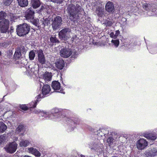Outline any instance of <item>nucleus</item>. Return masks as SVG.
Here are the masks:
<instances>
[{
	"label": "nucleus",
	"mask_w": 157,
	"mask_h": 157,
	"mask_svg": "<svg viewBox=\"0 0 157 157\" xmlns=\"http://www.w3.org/2000/svg\"><path fill=\"white\" fill-rule=\"evenodd\" d=\"M37 53L38 54V60L40 63L38 64V67L40 68H48L49 67V65L48 63H45V60L44 56L43 51L41 49H40L37 51Z\"/></svg>",
	"instance_id": "obj_5"
},
{
	"label": "nucleus",
	"mask_w": 157,
	"mask_h": 157,
	"mask_svg": "<svg viewBox=\"0 0 157 157\" xmlns=\"http://www.w3.org/2000/svg\"><path fill=\"white\" fill-rule=\"evenodd\" d=\"M10 29H11V31H10L11 33L13 32V27L11 26L10 27Z\"/></svg>",
	"instance_id": "obj_53"
},
{
	"label": "nucleus",
	"mask_w": 157,
	"mask_h": 157,
	"mask_svg": "<svg viewBox=\"0 0 157 157\" xmlns=\"http://www.w3.org/2000/svg\"><path fill=\"white\" fill-rule=\"evenodd\" d=\"M8 17L10 18L11 21H13L14 20L17 19L15 14L12 13H9L8 14Z\"/></svg>",
	"instance_id": "obj_36"
},
{
	"label": "nucleus",
	"mask_w": 157,
	"mask_h": 157,
	"mask_svg": "<svg viewBox=\"0 0 157 157\" xmlns=\"http://www.w3.org/2000/svg\"><path fill=\"white\" fill-rule=\"evenodd\" d=\"M13 52L11 50H9L7 52V56L9 58H11L12 57Z\"/></svg>",
	"instance_id": "obj_44"
},
{
	"label": "nucleus",
	"mask_w": 157,
	"mask_h": 157,
	"mask_svg": "<svg viewBox=\"0 0 157 157\" xmlns=\"http://www.w3.org/2000/svg\"><path fill=\"white\" fill-rule=\"evenodd\" d=\"M71 31V29L68 28H65L62 29L59 33V38L62 40L67 39L68 34Z\"/></svg>",
	"instance_id": "obj_9"
},
{
	"label": "nucleus",
	"mask_w": 157,
	"mask_h": 157,
	"mask_svg": "<svg viewBox=\"0 0 157 157\" xmlns=\"http://www.w3.org/2000/svg\"><path fill=\"white\" fill-rule=\"evenodd\" d=\"M147 145V142L144 139H140L136 143L137 148L140 150L144 149Z\"/></svg>",
	"instance_id": "obj_12"
},
{
	"label": "nucleus",
	"mask_w": 157,
	"mask_h": 157,
	"mask_svg": "<svg viewBox=\"0 0 157 157\" xmlns=\"http://www.w3.org/2000/svg\"><path fill=\"white\" fill-rule=\"evenodd\" d=\"M20 108L22 109L26 110H27L28 108L25 105H21L20 106Z\"/></svg>",
	"instance_id": "obj_48"
},
{
	"label": "nucleus",
	"mask_w": 157,
	"mask_h": 157,
	"mask_svg": "<svg viewBox=\"0 0 157 157\" xmlns=\"http://www.w3.org/2000/svg\"><path fill=\"white\" fill-rule=\"evenodd\" d=\"M111 42L116 47H117L118 46L119 44V40H111Z\"/></svg>",
	"instance_id": "obj_43"
},
{
	"label": "nucleus",
	"mask_w": 157,
	"mask_h": 157,
	"mask_svg": "<svg viewBox=\"0 0 157 157\" xmlns=\"http://www.w3.org/2000/svg\"><path fill=\"white\" fill-rule=\"evenodd\" d=\"M104 9L101 7H98L96 8V12L98 15L100 17H101L104 13Z\"/></svg>",
	"instance_id": "obj_29"
},
{
	"label": "nucleus",
	"mask_w": 157,
	"mask_h": 157,
	"mask_svg": "<svg viewBox=\"0 0 157 157\" xmlns=\"http://www.w3.org/2000/svg\"><path fill=\"white\" fill-rule=\"evenodd\" d=\"M66 10L70 19L71 21H74L76 18H79L78 15L81 14L83 9L78 4L75 5L71 4L67 5Z\"/></svg>",
	"instance_id": "obj_2"
},
{
	"label": "nucleus",
	"mask_w": 157,
	"mask_h": 157,
	"mask_svg": "<svg viewBox=\"0 0 157 157\" xmlns=\"http://www.w3.org/2000/svg\"><path fill=\"white\" fill-rule=\"evenodd\" d=\"M58 92L63 93V94H65V92L63 91V90H60V91H58Z\"/></svg>",
	"instance_id": "obj_52"
},
{
	"label": "nucleus",
	"mask_w": 157,
	"mask_h": 157,
	"mask_svg": "<svg viewBox=\"0 0 157 157\" xmlns=\"http://www.w3.org/2000/svg\"><path fill=\"white\" fill-rule=\"evenodd\" d=\"M23 157H32L31 156L27 155H25Z\"/></svg>",
	"instance_id": "obj_56"
},
{
	"label": "nucleus",
	"mask_w": 157,
	"mask_h": 157,
	"mask_svg": "<svg viewBox=\"0 0 157 157\" xmlns=\"http://www.w3.org/2000/svg\"><path fill=\"white\" fill-rule=\"evenodd\" d=\"M146 155H148V157L156 156L157 155V150L154 148L147 152Z\"/></svg>",
	"instance_id": "obj_26"
},
{
	"label": "nucleus",
	"mask_w": 157,
	"mask_h": 157,
	"mask_svg": "<svg viewBox=\"0 0 157 157\" xmlns=\"http://www.w3.org/2000/svg\"><path fill=\"white\" fill-rule=\"evenodd\" d=\"M155 131L157 132V128L155 129Z\"/></svg>",
	"instance_id": "obj_58"
},
{
	"label": "nucleus",
	"mask_w": 157,
	"mask_h": 157,
	"mask_svg": "<svg viewBox=\"0 0 157 157\" xmlns=\"http://www.w3.org/2000/svg\"><path fill=\"white\" fill-rule=\"evenodd\" d=\"M23 56L16 48L15 52L13 55V59L14 63L16 64L22 63V59H23Z\"/></svg>",
	"instance_id": "obj_8"
},
{
	"label": "nucleus",
	"mask_w": 157,
	"mask_h": 157,
	"mask_svg": "<svg viewBox=\"0 0 157 157\" xmlns=\"http://www.w3.org/2000/svg\"><path fill=\"white\" fill-rule=\"evenodd\" d=\"M155 7H152V6L151 7V11L153 12H154L155 13H156V10H157V5L155 4Z\"/></svg>",
	"instance_id": "obj_45"
},
{
	"label": "nucleus",
	"mask_w": 157,
	"mask_h": 157,
	"mask_svg": "<svg viewBox=\"0 0 157 157\" xmlns=\"http://www.w3.org/2000/svg\"><path fill=\"white\" fill-rule=\"evenodd\" d=\"M2 101V99H0V102H1Z\"/></svg>",
	"instance_id": "obj_60"
},
{
	"label": "nucleus",
	"mask_w": 157,
	"mask_h": 157,
	"mask_svg": "<svg viewBox=\"0 0 157 157\" xmlns=\"http://www.w3.org/2000/svg\"><path fill=\"white\" fill-rule=\"evenodd\" d=\"M10 41L9 40H6L4 42H2L3 47L4 48H7L10 44Z\"/></svg>",
	"instance_id": "obj_39"
},
{
	"label": "nucleus",
	"mask_w": 157,
	"mask_h": 157,
	"mask_svg": "<svg viewBox=\"0 0 157 157\" xmlns=\"http://www.w3.org/2000/svg\"><path fill=\"white\" fill-rule=\"evenodd\" d=\"M37 50H33L30 51L29 53V58L30 60H34V58L35 56V52H37Z\"/></svg>",
	"instance_id": "obj_32"
},
{
	"label": "nucleus",
	"mask_w": 157,
	"mask_h": 157,
	"mask_svg": "<svg viewBox=\"0 0 157 157\" xmlns=\"http://www.w3.org/2000/svg\"><path fill=\"white\" fill-rule=\"evenodd\" d=\"M16 49L18 50L19 52H21V53L22 55L24 57L25 56V55L27 51L26 48L22 45H21L20 47H17Z\"/></svg>",
	"instance_id": "obj_25"
},
{
	"label": "nucleus",
	"mask_w": 157,
	"mask_h": 157,
	"mask_svg": "<svg viewBox=\"0 0 157 157\" xmlns=\"http://www.w3.org/2000/svg\"><path fill=\"white\" fill-rule=\"evenodd\" d=\"M9 20L6 19L0 21V32L3 33L9 32Z\"/></svg>",
	"instance_id": "obj_6"
},
{
	"label": "nucleus",
	"mask_w": 157,
	"mask_h": 157,
	"mask_svg": "<svg viewBox=\"0 0 157 157\" xmlns=\"http://www.w3.org/2000/svg\"><path fill=\"white\" fill-rule=\"evenodd\" d=\"M45 7H46V6L45 5L42 6L41 8L39 10V11L38 12L40 13L42 11H43L44 12H46V13H47L48 14V10H47Z\"/></svg>",
	"instance_id": "obj_38"
},
{
	"label": "nucleus",
	"mask_w": 157,
	"mask_h": 157,
	"mask_svg": "<svg viewBox=\"0 0 157 157\" xmlns=\"http://www.w3.org/2000/svg\"><path fill=\"white\" fill-rule=\"evenodd\" d=\"M3 83H4V84H5V86H7L8 85H7V84L8 83V82H3Z\"/></svg>",
	"instance_id": "obj_55"
},
{
	"label": "nucleus",
	"mask_w": 157,
	"mask_h": 157,
	"mask_svg": "<svg viewBox=\"0 0 157 157\" xmlns=\"http://www.w3.org/2000/svg\"><path fill=\"white\" fill-rule=\"evenodd\" d=\"M51 114H50V117L53 116L56 121H59L64 118V120L66 121L68 124L69 128L68 129V132L73 131L76 125L79 123L80 120L77 118L64 117V115H63V111L61 109L54 108L51 110Z\"/></svg>",
	"instance_id": "obj_1"
},
{
	"label": "nucleus",
	"mask_w": 157,
	"mask_h": 157,
	"mask_svg": "<svg viewBox=\"0 0 157 157\" xmlns=\"http://www.w3.org/2000/svg\"><path fill=\"white\" fill-rule=\"evenodd\" d=\"M5 140V138L2 136H0V144H2Z\"/></svg>",
	"instance_id": "obj_47"
},
{
	"label": "nucleus",
	"mask_w": 157,
	"mask_h": 157,
	"mask_svg": "<svg viewBox=\"0 0 157 157\" xmlns=\"http://www.w3.org/2000/svg\"><path fill=\"white\" fill-rule=\"evenodd\" d=\"M110 36L112 38H114L115 36L114 33L113 32H112L110 33Z\"/></svg>",
	"instance_id": "obj_51"
},
{
	"label": "nucleus",
	"mask_w": 157,
	"mask_h": 157,
	"mask_svg": "<svg viewBox=\"0 0 157 157\" xmlns=\"http://www.w3.org/2000/svg\"><path fill=\"white\" fill-rule=\"evenodd\" d=\"M51 74H52V73H50V76H49V77H50V79L51 78Z\"/></svg>",
	"instance_id": "obj_57"
},
{
	"label": "nucleus",
	"mask_w": 157,
	"mask_h": 157,
	"mask_svg": "<svg viewBox=\"0 0 157 157\" xmlns=\"http://www.w3.org/2000/svg\"><path fill=\"white\" fill-rule=\"evenodd\" d=\"M105 10L106 11L109 13H113L115 11L114 4L110 1H108L106 3Z\"/></svg>",
	"instance_id": "obj_13"
},
{
	"label": "nucleus",
	"mask_w": 157,
	"mask_h": 157,
	"mask_svg": "<svg viewBox=\"0 0 157 157\" xmlns=\"http://www.w3.org/2000/svg\"><path fill=\"white\" fill-rule=\"evenodd\" d=\"M155 3H145L142 4L143 8L146 11H151V7H155Z\"/></svg>",
	"instance_id": "obj_18"
},
{
	"label": "nucleus",
	"mask_w": 157,
	"mask_h": 157,
	"mask_svg": "<svg viewBox=\"0 0 157 157\" xmlns=\"http://www.w3.org/2000/svg\"><path fill=\"white\" fill-rule=\"evenodd\" d=\"M143 136L147 139L152 140H154L157 138L156 133L155 132H146L144 133Z\"/></svg>",
	"instance_id": "obj_15"
},
{
	"label": "nucleus",
	"mask_w": 157,
	"mask_h": 157,
	"mask_svg": "<svg viewBox=\"0 0 157 157\" xmlns=\"http://www.w3.org/2000/svg\"><path fill=\"white\" fill-rule=\"evenodd\" d=\"M30 25L26 23L17 25L16 29L17 34L20 36H26L30 31Z\"/></svg>",
	"instance_id": "obj_4"
},
{
	"label": "nucleus",
	"mask_w": 157,
	"mask_h": 157,
	"mask_svg": "<svg viewBox=\"0 0 157 157\" xmlns=\"http://www.w3.org/2000/svg\"><path fill=\"white\" fill-rule=\"evenodd\" d=\"M60 53L62 57L67 58L72 54V52L71 49L65 47L61 49L60 52Z\"/></svg>",
	"instance_id": "obj_11"
},
{
	"label": "nucleus",
	"mask_w": 157,
	"mask_h": 157,
	"mask_svg": "<svg viewBox=\"0 0 157 157\" xmlns=\"http://www.w3.org/2000/svg\"><path fill=\"white\" fill-rule=\"evenodd\" d=\"M49 91H50V93L51 92V89H50Z\"/></svg>",
	"instance_id": "obj_62"
},
{
	"label": "nucleus",
	"mask_w": 157,
	"mask_h": 157,
	"mask_svg": "<svg viewBox=\"0 0 157 157\" xmlns=\"http://www.w3.org/2000/svg\"><path fill=\"white\" fill-rule=\"evenodd\" d=\"M13 0H3L4 4L6 6H9Z\"/></svg>",
	"instance_id": "obj_41"
},
{
	"label": "nucleus",
	"mask_w": 157,
	"mask_h": 157,
	"mask_svg": "<svg viewBox=\"0 0 157 157\" xmlns=\"http://www.w3.org/2000/svg\"><path fill=\"white\" fill-rule=\"evenodd\" d=\"M16 86V85L15 84H14V86Z\"/></svg>",
	"instance_id": "obj_61"
},
{
	"label": "nucleus",
	"mask_w": 157,
	"mask_h": 157,
	"mask_svg": "<svg viewBox=\"0 0 157 157\" xmlns=\"http://www.w3.org/2000/svg\"><path fill=\"white\" fill-rule=\"evenodd\" d=\"M40 78H43L45 84L43 86L42 90V94H39L37 96V101H40L41 98H44L46 95L49 93V86L48 84L49 81V73L48 72H46L42 75H40Z\"/></svg>",
	"instance_id": "obj_3"
},
{
	"label": "nucleus",
	"mask_w": 157,
	"mask_h": 157,
	"mask_svg": "<svg viewBox=\"0 0 157 157\" xmlns=\"http://www.w3.org/2000/svg\"><path fill=\"white\" fill-rule=\"evenodd\" d=\"M50 40L51 42H52V43H58L59 42V40L57 39V38L56 37H51L50 38Z\"/></svg>",
	"instance_id": "obj_42"
},
{
	"label": "nucleus",
	"mask_w": 157,
	"mask_h": 157,
	"mask_svg": "<svg viewBox=\"0 0 157 157\" xmlns=\"http://www.w3.org/2000/svg\"><path fill=\"white\" fill-rule=\"evenodd\" d=\"M34 11L32 10L31 8L28 9L25 12V17L26 19L28 21L34 17Z\"/></svg>",
	"instance_id": "obj_16"
},
{
	"label": "nucleus",
	"mask_w": 157,
	"mask_h": 157,
	"mask_svg": "<svg viewBox=\"0 0 157 157\" xmlns=\"http://www.w3.org/2000/svg\"><path fill=\"white\" fill-rule=\"evenodd\" d=\"M25 131V129L24 126L22 125H20L16 129V133L17 134L20 133V134L21 135H23Z\"/></svg>",
	"instance_id": "obj_22"
},
{
	"label": "nucleus",
	"mask_w": 157,
	"mask_h": 157,
	"mask_svg": "<svg viewBox=\"0 0 157 157\" xmlns=\"http://www.w3.org/2000/svg\"><path fill=\"white\" fill-rule=\"evenodd\" d=\"M17 147V144L15 142L10 143L5 147L6 151L10 153H13L15 152Z\"/></svg>",
	"instance_id": "obj_7"
},
{
	"label": "nucleus",
	"mask_w": 157,
	"mask_h": 157,
	"mask_svg": "<svg viewBox=\"0 0 157 157\" xmlns=\"http://www.w3.org/2000/svg\"><path fill=\"white\" fill-rule=\"evenodd\" d=\"M117 31H118L119 32V30H118Z\"/></svg>",
	"instance_id": "obj_64"
},
{
	"label": "nucleus",
	"mask_w": 157,
	"mask_h": 157,
	"mask_svg": "<svg viewBox=\"0 0 157 157\" xmlns=\"http://www.w3.org/2000/svg\"><path fill=\"white\" fill-rule=\"evenodd\" d=\"M7 15L6 13L3 11L0 12V20L5 19Z\"/></svg>",
	"instance_id": "obj_37"
},
{
	"label": "nucleus",
	"mask_w": 157,
	"mask_h": 157,
	"mask_svg": "<svg viewBox=\"0 0 157 157\" xmlns=\"http://www.w3.org/2000/svg\"><path fill=\"white\" fill-rule=\"evenodd\" d=\"M28 152L36 156L39 157L40 156V153L36 148L33 147H29Z\"/></svg>",
	"instance_id": "obj_20"
},
{
	"label": "nucleus",
	"mask_w": 157,
	"mask_h": 157,
	"mask_svg": "<svg viewBox=\"0 0 157 157\" xmlns=\"http://www.w3.org/2000/svg\"><path fill=\"white\" fill-rule=\"evenodd\" d=\"M51 1L57 3L61 4L63 2V0H51Z\"/></svg>",
	"instance_id": "obj_50"
},
{
	"label": "nucleus",
	"mask_w": 157,
	"mask_h": 157,
	"mask_svg": "<svg viewBox=\"0 0 157 157\" xmlns=\"http://www.w3.org/2000/svg\"><path fill=\"white\" fill-rule=\"evenodd\" d=\"M18 5L22 7L27 6L28 4V0H17Z\"/></svg>",
	"instance_id": "obj_30"
},
{
	"label": "nucleus",
	"mask_w": 157,
	"mask_h": 157,
	"mask_svg": "<svg viewBox=\"0 0 157 157\" xmlns=\"http://www.w3.org/2000/svg\"><path fill=\"white\" fill-rule=\"evenodd\" d=\"M55 65L57 69H63L64 66V62L62 59H59L55 63Z\"/></svg>",
	"instance_id": "obj_23"
},
{
	"label": "nucleus",
	"mask_w": 157,
	"mask_h": 157,
	"mask_svg": "<svg viewBox=\"0 0 157 157\" xmlns=\"http://www.w3.org/2000/svg\"><path fill=\"white\" fill-rule=\"evenodd\" d=\"M105 130L104 129L101 130H98L97 132L95 133V134L97 135L100 137H102L103 136H105Z\"/></svg>",
	"instance_id": "obj_34"
},
{
	"label": "nucleus",
	"mask_w": 157,
	"mask_h": 157,
	"mask_svg": "<svg viewBox=\"0 0 157 157\" xmlns=\"http://www.w3.org/2000/svg\"><path fill=\"white\" fill-rule=\"evenodd\" d=\"M54 156H55V157H56V155H55Z\"/></svg>",
	"instance_id": "obj_63"
},
{
	"label": "nucleus",
	"mask_w": 157,
	"mask_h": 157,
	"mask_svg": "<svg viewBox=\"0 0 157 157\" xmlns=\"http://www.w3.org/2000/svg\"><path fill=\"white\" fill-rule=\"evenodd\" d=\"M31 6L34 9L39 7L41 5L40 0H31Z\"/></svg>",
	"instance_id": "obj_21"
},
{
	"label": "nucleus",
	"mask_w": 157,
	"mask_h": 157,
	"mask_svg": "<svg viewBox=\"0 0 157 157\" xmlns=\"http://www.w3.org/2000/svg\"><path fill=\"white\" fill-rule=\"evenodd\" d=\"M107 141L108 144L111 145L114 142L115 140L112 137L110 136L108 138Z\"/></svg>",
	"instance_id": "obj_40"
},
{
	"label": "nucleus",
	"mask_w": 157,
	"mask_h": 157,
	"mask_svg": "<svg viewBox=\"0 0 157 157\" xmlns=\"http://www.w3.org/2000/svg\"><path fill=\"white\" fill-rule=\"evenodd\" d=\"M72 54V55L71 57V58L75 59L77 58L78 55L77 52L75 51L73 53V54Z\"/></svg>",
	"instance_id": "obj_46"
},
{
	"label": "nucleus",
	"mask_w": 157,
	"mask_h": 157,
	"mask_svg": "<svg viewBox=\"0 0 157 157\" xmlns=\"http://www.w3.org/2000/svg\"><path fill=\"white\" fill-rule=\"evenodd\" d=\"M30 144V142L29 140L22 139L20 141L19 145L20 147H26L28 146Z\"/></svg>",
	"instance_id": "obj_28"
},
{
	"label": "nucleus",
	"mask_w": 157,
	"mask_h": 157,
	"mask_svg": "<svg viewBox=\"0 0 157 157\" xmlns=\"http://www.w3.org/2000/svg\"><path fill=\"white\" fill-rule=\"evenodd\" d=\"M2 52H1L0 51V56L1 55Z\"/></svg>",
	"instance_id": "obj_59"
},
{
	"label": "nucleus",
	"mask_w": 157,
	"mask_h": 157,
	"mask_svg": "<svg viewBox=\"0 0 157 157\" xmlns=\"http://www.w3.org/2000/svg\"><path fill=\"white\" fill-rule=\"evenodd\" d=\"M6 125L3 122H0V133H2L4 132L7 129Z\"/></svg>",
	"instance_id": "obj_33"
},
{
	"label": "nucleus",
	"mask_w": 157,
	"mask_h": 157,
	"mask_svg": "<svg viewBox=\"0 0 157 157\" xmlns=\"http://www.w3.org/2000/svg\"><path fill=\"white\" fill-rule=\"evenodd\" d=\"M52 87L55 90H60V84L58 81H54L52 82Z\"/></svg>",
	"instance_id": "obj_24"
},
{
	"label": "nucleus",
	"mask_w": 157,
	"mask_h": 157,
	"mask_svg": "<svg viewBox=\"0 0 157 157\" xmlns=\"http://www.w3.org/2000/svg\"><path fill=\"white\" fill-rule=\"evenodd\" d=\"M62 19L59 16H57L55 18L52 24V27L53 30H56L59 28L61 25Z\"/></svg>",
	"instance_id": "obj_10"
},
{
	"label": "nucleus",
	"mask_w": 157,
	"mask_h": 157,
	"mask_svg": "<svg viewBox=\"0 0 157 157\" xmlns=\"http://www.w3.org/2000/svg\"><path fill=\"white\" fill-rule=\"evenodd\" d=\"M39 69L36 70L35 69H27L25 72V74L29 76L35 78L36 77H37L38 75H39Z\"/></svg>",
	"instance_id": "obj_14"
},
{
	"label": "nucleus",
	"mask_w": 157,
	"mask_h": 157,
	"mask_svg": "<svg viewBox=\"0 0 157 157\" xmlns=\"http://www.w3.org/2000/svg\"><path fill=\"white\" fill-rule=\"evenodd\" d=\"M28 21L30 22L35 27V29H39L41 26L40 21H39V19L36 17H34L30 20Z\"/></svg>",
	"instance_id": "obj_17"
},
{
	"label": "nucleus",
	"mask_w": 157,
	"mask_h": 157,
	"mask_svg": "<svg viewBox=\"0 0 157 157\" xmlns=\"http://www.w3.org/2000/svg\"><path fill=\"white\" fill-rule=\"evenodd\" d=\"M3 48V45H2V43H0V48Z\"/></svg>",
	"instance_id": "obj_54"
},
{
	"label": "nucleus",
	"mask_w": 157,
	"mask_h": 157,
	"mask_svg": "<svg viewBox=\"0 0 157 157\" xmlns=\"http://www.w3.org/2000/svg\"><path fill=\"white\" fill-rule=\"evenodd\" d=\"M33 112L36 114L40 113L41 116L42 117H47L48 115V113H47L46 112H44L43 111H41L40 109L34 110Z\"/></svg>",
	"instance_id": "obj_31"
},
{
	"label": "nucleus",
	"mask_w": 157,
	"mask_h": 157,
	"mask_svg": "<svg viewBox=\"0 0 157 157\" xmlns=\"http://www.w3.org/2000/svg\"><path fill=\"white\" fill-rule=\"evenodd\" d=\"M105 24L107 26H110L112 25L113 24V23L112 21H107Z\"/></svg>",
	"instance_id": "obj_49"
},
{
	"label": "nucleus",
	"mask_w": 157,
	"mask_h": 157,
	"mask_svg": "<svg viewBox=\"0 0 157 157\" xmlns=\"http://www.w3.org/2000/svg\"><path fill=\"white\" fill-rule=\"evenodd\" d=\"M97 142L95 141L94 142H92L90 144V147L91 149H94V150L97 149H99V147L102 148V145L101 144H100L98 143V142H99V141L98 140H97Z\"/></svg>",
	"instance_id": "obj_19"
},
{
	"label": "nucleus",
	"mask_w": 157,
	"mask_h": 157,
	"mask_svg": "<svg viewBox=\"0 0 157 157\" xmlns=\"http://www.w3.org/2000/svg\"><path fill=\"white\" fill-rule=\"evenodd\" d=\"M49 16L47 17H44L43 18V20L42 21L41 20H40V21L41 22V25H43V26L44 27H45L46 26H48V24L49 23Z\"/></svg>",
	"instance_id": "obj_27"
},
{
	"label": "nucleus",
	"mask_w": 157,
	"mask_h": 157,
	"mask_svg": "<svg viewBox=\"0 0 157 157\" xmlns=\"http://www.w3.org/2000/svg\"><path fill=\"white\" fill-rule=\"evenodd\" d=\"M36 100L34 102L32 101L31 103H29V108H34L36 107V105L37 103L39 101H37V96L36 98Z\"/></svg>",
	"instance_id": "obj_35"
}]
</instances>
